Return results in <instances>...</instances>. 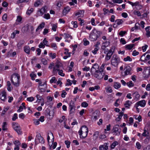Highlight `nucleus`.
I'll return each instance as SVG.
<instances>
[{"label": "nucleus", "mask_w": 150, "mask_h": 150, "mask_svg": "<svg viewBox=\"0 0 150 150\" xmlns=\"http://www.w3.org/2000/svg\"><path fill=\"white\" fill-rule=\"evenodd\" d=\"M20 76L17 73L13 74L11 78V81L13 85L16 86H19L20 84Z\"/></svg>", "instance_id": "obj_1"}, {"label": "nucleus", "mask_w": 150, "mask_h": 150, "mask_svg": "<svg viewBox=\"0 0 150 150\" xmlns=\"http://www.w3.org/2000/svg\"><path fill=\"white\" fill-rule=\"evenodd\" d=\"M100 32L96 30L95 29H94L91 33L89 39L91 41L96 40L100 36Z\"/></svg>", "instance_id": "obj_2"}, {"label": "nucleus", "mask_w": 150, "mask_h": 150, "mask_svg": "<svg viewBox=\"0 0 150 150\" xmlns=\"http://www.w3.org/2000/svg\"><path fill=\"white\" fill-rule=\"evenodd\" d=\"M88 133V128L85 125L82 126L78 132L80 138L82 139L85 138L87 136Z\"/></svg>", "instance_id": "obj_3"}, {"label": "nucleus", "mask_w": 150, "mask_h": 150, "mask_svg": "<svg viewBox=\"0 0 150 150\" xmlns=\"http://www.w3.org/2000/svg\"><path fill=\"white\" fill-rule=\"evenodd\" d=\"M120 62V58L117 55H114L111 60V64L114 67H117Z\"/></svg>", "instance_id": "obj_4"}, {"label": "nucleus", "mask_w": 150, "mask_h": 150, "mask_svg": "<svg viewBox=\"0 0 150 150\" xmlns=\"http://www.w3.org/2000/svg\"><path fill=\"white\" fill-rule=\"evenodd\" d=\"M150 59V51H148L141 57L139 61L145 62L147 60Z\"/></svg>", "instance_id": "obj_5"}, {"label": "nucleus", "mask_w": 150, "mask_h": 150, "mask_svg": "<svg viewBox=\"0 0 150 150\" xmlns=\"http://www.w3.org/2000/svg\"><path fill=\"white\" fill-rule=\"evenodd\" d=\"M91 74L95 78L100 79L103 78L104 74V73L99 71L91 73Z\"/></svg>", "instance_id": "obj_6"}, {"label": "nucleus", "mask_w": 150, "mask_h": 150, "mask_svg": "<svg viewBox=\"0 0 150 150\" xmlns=\"http://www.w3.org/2000/svg\"><path fill=\"white\" fill-rule=\"evenodd\" d=\"M12 125L13 129L18 134H21V131L20 127L18 123L14 122L12 123Z\"/></svg>", "instance_id": "obj_7"}, {"label": "nucleus", "mask_w": 150, "mask_h": 150, "mask_svg": "<svg viewBox=\"0 0 150 150\" xmlns=\"http://www.w3.org/2000/svg\"><path fill=\"white\" fill-rule=\"evenodd\" d=\"M69 105L70 114L73 113L76 110V106L74 102L73 101L71 100Z\"/></svg>", "instance_id": "obj_8"}, {"label": "nucleus", "mask_w": 150, "mask_h": 150, "mask_svg": "<svg viewBox=\"0 0 150 150\" xmlns=\"http://www.w3.org/2000/svg\"><path fill=\"white\" fill-rule=\"evenodd\" d=\"M119 125H116L113 127L112 131L114 135L116 136L120 135L121 131L119 130Z\"/></svg>", "instance_id": "obj_9"}, {"label": "nucleus", "mask_w": 150, "mask_h": 150, "mask_svg": "<svg viewBox=\"0 0 150 150\" xmlns=\"http://www.w3.org/2000/svg\"><path fill=\"white\" fill-rule=\"evenodd\" d=\"M61 35L64 37V39H65V42H70L71 40L73 38L72 36L68 33H64L63 34H62Z\"/></svg>", "instance_id": "obj_10"}, {"label": "nucleus", "mask_w": 150, "mask_h": 150, "mask_svg": "<svg viewBox=\"0 0 150 150\" xmlns=\"http://www.w3.org/2000/svg\"><path fill=\"white\" fill-rule=\"evenodd\" d=\"M47 140L49 146H50L51 143L52 144L54 141V137L52 133H50L48 134Z\"/></svg>", "instance_id": "obj_11"}, {"label": "nucleus", "mask_w": 150, "mask_h": 150, "mask_svg": "<svg viewBox=\"0 0 150 150\" xmlns=\"http://www.w3.org/2000/svg\"><path fill=\"white\" fill-rule=\"evenodd\" d=\"M143 73L144 75H145V77L148 78L150 76V66L145 67Z\"/></svg>", "instance_id": "obj_12"}, {"label": "nucleus", "mask_w": 150, "mask_h": 150, "mask_svg": "<svg viewBox=\"0 0 150 150\" xmlns=\"http://www.w3.org/2000/svg\"><path fill=\"white\" fill-rule=\"evenodd\" d=\"M125 71L124 72V76L131 75V68L130 66H126L125 68Z\"/></svg>", "instance_id": "obj_13"}, {"label": "nucleus", "mask_w": 150, "mask_h": 150, "mask_svg": "<svg viewBox=\"0 0 150 150\" xmlns=\"http://www.w3.org/2000/svg\"><path fill=\"white\" fill-rule=\"evenodd\" d=\"M109 143H105L103 144L100 146L99 147V150H108V149Z\"/></svg>", "instance_id": "obj_14"}, {"label": "nucleus", "mask_w": 150, "mask_h": 150, "mask_svg": "<svg viewBox=\"0 0 150 150\" xmlns=\"http://www.w3.org/2000/svg\"><path fill=\"white\" fill-rule=\"evenodd\" d=\"M0 98L1 100L4 101L6 99V93L5 91H3L1 93Z\"/></svg>", "instance_id": "obj_15"}, {"label": "nucleus", "mask_w": 150, "mask_h": 150, "mask_svg": "<svg viewBox=\"0 0 150 150\" xmlns=\"http://www.w3.org/2000/svg\"><path fill=\"white\" fill-rule=\"evenodd\" d=\"M135 104L137 106H140L142 107H144L146 105V102L145 100H142L139 101L135 103Z\"/></svg>", "instance_id": "obj_16"}, {"label": "nucleus", "mask_w": 150, "mask_h": 150, "mask_svg": "<svg viewBox=\"0 0 150 150\" xmlns=\"http://www.w3.org/2000/svg\"><path fill=\"white\" fill-rule=\"evenodd\" d=\"M36 137L38 138V139L39 141V142H37L38 143L39 142L42 144H44V143L45 141L44 140L43 138L41 136L40 133H37Z\"/></svg>", "instance_id": "obj_17"}, {"label": "nucleus", "mask_w": 150, "mask_h": 150, "mask_svg": "<svg viewBox=\"0 0 150 150\" xmlns=\"http://www.w3.org/2000/svg\"><path fill=\"white\" fill-rule=\"evenodd\" d=\"M46 7L44 6L38 11V14L39 16H42L46 12Z\"/></svg>", "instance_id": "obj_18"}, {"label": "nucleus", "mask_w": 150, "mask_h": 150, "mask_svg": "<svg viewBox=\"0 0 150 150\" xmlns=\"http://www.w3.org/2000/svg\"><path fill=\"white\" fill-rule=\"evenodd\" d=\"M71 8L69 6H67L64 8L62 12L63 14L66 16L70 11Z\"/></svg>", "instance_id": "obj_19"}, {"label": "nucleus", "mask_w": 150, "mask_h": 150, "mask_svg": "<svg viewBox=\"0 0 150 150\" xmlns=\"http://www.w3.org/2000/svg\"><path fill=\"white\" fill-rule=\"evenodd\" d=\"M99 68V66L98 64H94L91 69V73H94L95 71H98Z\"/></svg>", "instance_id": "obj_20"}, {"label": "nucleus", "mask_w": 150, "mask_h": 150, "mask_svg": "<svg viewBox=\"0 0 150 150\" xmlns=\"http://www.w3.org/2000/svg\"><path fill=\"white\" fill-rule=\"evenodd\" d=\"M61 67V64L60 63H57L55 66L53 67V72L58 71L60 69Z\"/></svg>", "instance_id": "obj_21"}, {"label": "nucleus", "mask_w": 150, "mask_h": 150, "mask_svg": "<svg viewBox=\"0 0 150 150\" xmlns=\"http://www.w3.org/2000/svg\"><path fill=\"white\" fill-rule=\"evenodd\" d=\"M45 23L44 22H42L38 26L36 30V32H38L39 30H41L45 27Z\"/></svg>", "instance_id": "obj_22"}, {"label": "nucleus", "mask_w": 150, "mask_h": 150, "mask_svg": "<svg viewBox=\"0 0 150 150\" xmlns=\"http://www.w3.org/2000/svg\"><path fill=\"white\" fill-rule=\"evenodd\" d=\"M127 2L129 4L131 5L132 7L138 6H139L140 9H141L142 7V6L139 5V2L138 1H136L134 3H133L131 1H128Z\"/></svg>", "instance_id": "obj_23"}, {"label": "nucleus", "mask_w": 150, "mask_h": 150, "mask_svg": "<svg viewBox=\"0 0 150 150\" xmlns=\"http://www.w3.org/2000/svg\"><path fill=\"white\" fill-rule=\"evenodd\" d=\"M132 104V103L131 101L129 100H127L125 102L124 105L125 108L127 109H129L130 108Z\"/></svg>", "instance_id": "obj_24"}, {"label": "nucleus", "mask_w": 150, "mask_h": 150, "mask_svg": "<svg viewBox=\"0 0 150 150\" xmlns=\"http://www.w3.org/2000/svg\"><path fill=\"white\" fill-rule=\"evenodd\" d=\"M133 95L134 97V100L137 101L139 99L140 96L138 92H134L133 94Z\"/></svg>", "instance_id": "obj_25"}, {"label": "nucleus", "mask_w": 150, "mask_h": 150, "mask_svg": "<svg viewBox=\"0 0 150 150\" xmlns=\"http://www.w3.org/2000/svg\"><path fill=\"white\" fill-rule=\"evenodd\" d=\"M110 44V42L108 40L106 41L105 42L103 43L102 45V47L103 49H105V48L108 47Z\"/></svg>", "instance_id": "obj_26"}, {"label": "nucleus", "mask_w": 150, "mask_h": 150, "mask_svg": "<svg viewBox=\"0 0 150 150\" xmlns=\"http://www.w3.org/2000/svg\"><path fill=\"white\" fill-rule=\"evenodd\" d=\"M24 52L28 54H30V48L29 46H25L23 47Z\"/></svg>", "instance_id": "obj_27"}, {"label": "nucleus", "mask_w": 150, "mask_h": 150, "mask_svg": "<svg viewBox=\"0 0 150 150\" xmlns=\"http://www.w3.org/2000/svg\"><path fill=\"white\" fill-rule=\"evenodd\" d=\"M121 86V85L120 83L116 82H114L113 87L115 89H118L120 88Z\"/></svg>", "instance_id": "obj_28"}, {"label": "nucleus", "mask_w": 150, "mask_h": 150, "mask_svg": "<svg viewBox=\"0 0 150 150\" xmlns=\"http://www.w3.org/2000/svg\"><path fill=\"white\" fill-rule=\"evenodd\" d=\"M25 41L23 40H21L17 45V47L18 49L21 48L22 46L24 44Z\"/></svg>", "instance_id": "obj_29"}, {"label": "nucleus", "mask_w": 150, "mask_h": 150, "mask_svg": "<svg viewBox=\"0 0 150 150\" xmlns=\"http://www.w3.org/2000/svg\"><path fill=\"white\" fill-rule=\"evenodd\" d=\"M124 19H117L115 20V23L117 25H119L122 24L124 22Z\"/></svg>", "instance_id": "obj_30"}, {"label": "nucleus", "mask_w": 150, "mask_h": 150, "mask_svg": "<svg viewBox=\"0 0 150 150\" xmlns=\"http://www.w3.org/2000/svg\"><path fill=\"white\" fill-rule=\"evenodd\" d=\"M95 47L94 50L92 51V52L94 54H96L97 53V52L99 49V47H98V45H96L95 46Z\"/></svg>", "instance_id": "obj_31"}, {"label": "nucleus", "mask_w": 150, "mask_h": 150, "mask_svg": "<svg viewBox=\"0 0 150 150\" xmlns=\"http://www.w3.org/2000/svg\"><path fill=\"white\" fill-rule=\"evenodd\" d=\"M134 46V44H128L125 46V48L127 50H131L133 47Z\"/></svg>", "instance_id": "obj_32"}, {"label": "nucleus", "mask_w": 150, "mask_h": 150, "mask_svg": "<svg viewBox=\"0 0 150 150\" xmlns=\"http://www.w3.org/2000/svg\"><path fill=\"white\" fill-rule=\"evenodd\" d=\"M42 1L40 0L36 1L34 3V6L35 7H38L39 5H41L42 4Z\"/></svg>", "instance_id": "obj_33"}, {"label": "nucleus", "mask_w": 150, "mask_h": 150, "mask_svg": "<svg viewBox=\"0 0 150 150\" xmlns=\"http://www.w3.org/2000/svg\"><path fill=\"white\" fill-rule=\"evenodd\" d=\"M2 129L4 131H6L7 130V123L6 122H4L2 124Z\"/></svg>", "instance_id": "obj_34"}, {"label": "nucleus", "mask_w": 150, "mask_h": 150, "mask_svg": "<svg viewBox=\"0 0 150 150\" xmlns=\"http://www.w3.org/2000/svg\"><path fill=\"white\" fill-rule=\"evenodd\" d=\"M118 143L117 141H115L113 142L110 146L111 149H113L117 145H118Z\"/></svg>", "instance_id": "obj_35"}, {"label": "nucleus", "mask_w": 150, "mask_h": 150, "mask_svg": "<svg viewBox=\"0 0 150 150\" xmlns=\"http://www.w3.org/2000/svg\"><path fill=\"white\" fill-rule=\"evenodd\" d=\"M112 54L108 52L106 55L105 56V59L106 61H108L109 60L111 57Z\"/></svg>", "instance_id": "obj_36"}, {"label": "nucleus", "mask_w": 150, "mask_h": 150, "mask_svg": "<svg viewBox=\"0 0 150 150\" xmlns=\"http://www.w3.org/2000/svg\"><path fill=\"white\" fill-rule=\"evenodd\" d=\"M64 54L66 55H68V57H70L71 53L70 52H69V49L66 48H64Z\"/></svg>", "instance_id": "obj_37"}, {"label": "nucleus", "mask_w": 150, "mask_h": 150, "mask_svg": "<svg viewBox=\"0 0 150 150\" xmlns=\"http://www.w3.org/2000/svg\"><path fill=\"white\" fill-rule=\"evenodd\" d=\"M36 97L37 99V101L39 102L40 101L43 100L44 99L43 98L39 95L37 94L36 95Z\"/></svg>", "instance_id": "obj_38"}, {"label": "nucleus", "mask_w": 150, "mask_h": 150, "mask_svg": "<svg viewBox=\"0 0 150 150\" xmlns=\"http://www.w3.org/2000/svg\"><path fill=\"white\" fill-rule=\"evenodd\" d=\"M51 25L52 27V30L54 31H56L57 28V24L53 23L51 24Z\"/></svg>", "instance_id": "obj_39"}, {"label": "nucleus", "mask_w": 150, "mask_h": 150, "mask_svg": "<svg viewBox=\"0 0 150 150\" xmlns=\"http://www.w3.org/2000/svg\"><path fill=\"white\" fill-rule=\"evenodd\" d=\"M146 30V35L149 37L150 36V32L149 31L150 30V26H148L146 27L145 28Z\"/></svg>", "instance_id": "obj_40"}, {"label": "nucleus", "mask_w": 150, "mask_h": 150, "mask_svg": "<svg viewBox=\"0 0 150 150\" xmlns=\"http://www.w3.org/2000/svg\"><path fill=\"white\" fill-rule=\"evenodd\" d=\"M51 47L55 50H56L57 48L56 44L54 43H51Z\"/></svg>", "instance_id": "obj_41"}, {"label": "nucleus", "mask_w": 150, "mask_h": 150, "mask_svg": "<svg viewBox=\"0 0 150 150\" xmlns=\"http://www.w3.org/2000/svg\"><path fill=\"white\" fill-rule=\"evenodd\" d=\"M49 57L51 58L52 59L55 58L56 57V54L55 53H52L50 52L49 54Z\"/></svg>", "instance_id": "obj_42"}, {"label": "nucleus", "mask_w": 150, "mask_h": 150, "mask_svg": "<svg viewBox=\"0 0 150 150\" xmlns=\"http://www.w3.org/2000/svg\"><path fill=\"white\" fill-rule=\"evenodd\" d=\"M13 143L16 146H20L21 144L20 142L18 140H16L13 142Z\"/></svg>", "instance_id": "obj_43"}, {"label": "nucleus", "mask_w": 150, "mask_h": 150, "mask_svg": "<svg viewBox=\"0 0 150 150\" xmlns=\"http://www.w3.org/2000/svg\"><path fill=\"white\" fill-rule=\"evenodd\" d=\"M106 92L108 93H111L112 91V89L110 86H108L107 87L105 88Z\"/></svg>", "instance_id": "obj_44"}, {"label": "nucleus", "mask_w": 150, "mask_h": 150, "mask_svg": "<svg viewBox=\"0 0 150 150\" xmlns=\"http://www.w3.org/2000/svg\"><path fill=\"white\" fill-rule=\"evenodd\" d=\"M30 0H18L17 1V3L19 4L23 3H27Z\"/></svg>", "instance_id": "obj_45"}, {"label": "nucleus", "mask_w": 150, "mask_h": 150, "mask_svg": "<svg viewBox=\"0 0 150 150\" xmlns=\"http://www.w3.org/2000/svg\"><path fill=\"white\" fill-rule=\"evenodd\" d=\"M22 20V17L20 16H18L17 17V19L16 20V22H18L20 23H21V21Z\"/></svg>", "instance_id": "obj_46"}, {"label": "nucleus", "mask_w": 150, "mask_h": 150, "mask_svg": "<svg viewBox=\"0 0 150 150\" xmlns=\"http://www.w3.org/2000/svg\"><path fill=\"white\" fill-rule=\"evenodd\" d=\"M123 60L125 62L129 61L131 62L132 60V59L129 56H127L126 57L124 58Z\"/></svg>", "instance_id": "obj_47"}, {"label": "nucleus", "mask_w": 150, "mask_h": 150, "mask_svg": "<svg viewBox=\"0 0 150 150\" xmlns=\"http://www.w3.org/2000/svg\"><path fill=\"white\" fill-rule=\"evenodd\" d=\"M54 112L53 111H50L49 112L47 113V115H49L50 117L52 118L54 115Z\"/></svg>", "instance_id": "obj_48"}, {"label": "nucleus", "mask_w": 150, "mask_h": 150, "mask_svg": "<svg viewBox=\"0 0 150 150\" xmlns=\"http://www.w3.org/2000/svg\"><path fill=\"white\" fill-rule=\"evenodd\" d=\"M33 8H30V9L29 8L26 12V14L28 15H30L33 12Z\"/></svg>", "instance_id": "obj_49"}, {"label": "nucleus", "mask_w": 150, "mask_h": 150, "mask_svg": "<svg viewBox=\"0 0 150 150\" xmlns=\"http://www.w3.org/2000/svg\"><path fill=\"white\" fill-rule=\"evenodd\" d=\"M57 81V80L56 79V77L54 76L52 77L51 79L50 80V83H55Z\"/></svg>", "instance_id": "obj_50"}, {"label": "nucleus", "mask_w": 150, "mask_h": 150, "mask_svg": "<svg viewBox=\"0 0 150 150\" xmlns=\"http://www.w3.org/2000/svg\"><path fill=\"white\" fill-rule=\"evenodd\" d=\"M133 13L134 15H137L138 16H140L141 15L140 12L137 10H134L133 11Z\"/></svg>", "instance_id": "obj_51"}, {"label": "nucleus", "mask_w": 150, "mask_h": 150, "mask_svg": "<svg viewBox=\"0 0 150 150\" xmlns=\"http://www.w3.org/2000/svg\"><path fill=\"white\" fill-rule=\"evenodd\" d=\"M127 85L129 87H133L134 86V83H133L132 81H131L127 83Z\"/></svg>", "instance_id": "obj_52"}, {"label": "nucleus", "mask_w": 150, "mask_h": 150, "mask_svg": "<svg viewBox=\"0 0 150 150\" xmlns=\"http://www.w3.org/2000/svg\"><path fill=\"white\" fill-rule=\"evenodd\" d=\"M71 23L73 25L74 28H77L78 27L77 23L76 21H72Z\"/></svg>", "instance_id": "obj_53"}, {"label": "nucleus", "mask_w": 150, "mask_h": 150, "mask_svg": "<svg viewBox=\"0 0 150 150\" xmlns=\"http://www.w3.org/2000/svg\"><path fill=\"white\" fill-rule=\"evenodd\" d=\"M42 83V82L40 81L39 82L38 87L47 85L46 81H45L43 83Z\"/></svg>", "instance_id": "obj_54"}, {"label": "nucleus", "mask_w": 150, "mask_h": 150, "mask_svg": "<svg viewBox=\"0 0 150 150\" xmlns=\"http://www.w3.org/2000/svg\"><path fill=\"white\" fill-rule=\"evenodd\" d=\"M135 147L138 149H139L141 148L142 146L139 142H137L136 144Z\"/></svg>", "instance_id": "obj_55"}, {"label": "nucleus", "mask_w": 150, "mask_h": 150, "mask_svg": "<svg viewBox=\"0 0 150 150\" xmlns=\"http://www.w3.org/2000/svg\"><path fill=\"white\" fill-rule=\"evenodd\" d=\"M115 49V47L114 46L112 47L108 51V52L112 54L114 51Z\"/></svg>", "instance_id": "obj_56"}, {"label": "nucleus", "mask_w": 150, "mask_h": 150, "mask_svg": "<svg viewBox=\"0 0 150 150\" xmlns=\"http://www.w3.org/2000/svg\"><path fill=\"white\" fill-rule=\"evenodd\" d=\"M83 45L85 46L89 44V41H88L86 38H84L83 39Z\"/></svg>", "instance_id": "obj_57"}, {"label": "nucleus", "mask_w": 150, "mask_h": 150, "mask_svg": "<svg viewBox=\"0 0 150 150\" xmlns=\"http://www.w3.org/2000/svg\"><path fill=\"white\" fill-rule=\"evenodd\" d=\"M77 1L76 0H72L69 3L71 6L74 5L75 4H77Z\"/></svg>", "instance_id": "obj_58"}, {"label": "nucleus", "mask_w": 150, "mask_h": 150, "mask_svg": "<svg viewBox=\"0 0 150 150\" xmlns=\"http://www.w3.org/2000/svg\"><path fill=\"white\" fill-rule=\"evenodd\" d=\"M30 76L31 77L32 80H34L35 78L36 77V75L34 73L32 72L30 74Z\"/></svg>", "instance_id": "obj_59"}, {"label": "nucleus", "mask_w": 150, "mask_h": 150, "mask_svg": "<svg viewBox=\"0 0 150 150\" xmlns=\"http://www.w3.org/2000/svg\"><path fill=\"white\" fill-rule=\"evenodd\" d=\"M58 71V74L59 75L62 76H65V74L63 73V71L62 70L59 69Z\"/></svg>", "instance_id": "obj_60"}, {"label": "nucleus", "mask_w": 150, "mask_h": 150, "mask_svg": "<svg viewBox=\"0 0 150 150\" xmlns=\"http://www.w3.org/2000/svg\"><path fill=\"white\" fill-rule=\"evenodd\" d=\"M43 86H44L43 88H42L41 87H39L40 91L41 92H44L46 91V85H45Z\"/></svg>", "instance_id": "obj_61"}, {"label": "nucleus", "mask_w": 150, "mask_h": 150, "mask_svg": "<svg viewBox=\"0 0 150 150\" xmlns=\"http://www.w3.org/2000/svg\"><path fill=\"white\" fill-rule=\"evenodd\" d=\"M41 62L44 65H46L47 64V61L44 58H43L41 59Z\"/></svg>", "instance_id": "obj_62"}, {"label": "nucleus", "mask_w": 150, "mask_h": 150, "mask_svg": "<svg viewBox=\"0 0 150 150\" xmlns=\"http://www.w3.org/2000/svg\"><path fill=\"white\" fill-rule=\"evenodd\" d=\"M9 109V108L8 107L6 108H4V109L2 111V112L1 114V115L2 116L4 114H5L6 112Z\"/></svg>", "instance_id": "obj_63"}, {"label": "nucleus", "mask_w": 150, "mask_h": 150, "mask_svg": "<svg viewBox=\"0 0 150 150\" xmlns=\"http://www.w3.org/2000/svg\"><path fill=\"white\" fill-rule=\"evenodd\" d=\"M88 105V103L85 102H82L81 104V106L83 107L86 108Z\"/></svg>", "instance_id": "obj_64"}]
</instances>
